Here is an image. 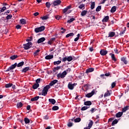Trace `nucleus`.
<instances>
[{"label":"nucleus","mask_w":129,"mask_h":129,"mask_svg":"<svg viewBox=\"0 0 129 129\" xmlns=\"http://www.w3.org/2000/svg\"><path fill=\"white\" fill-rule=\"evenodd\" d=\"M50 88H51V87H50V85H47L46 86H45L43 88V89L42 90V95H43V96H46V95L48 94V91L49 89H50Z\"/></svg>","instance_id":"nucleus-1"},{"label":"nucleus","mask_w":129,"mask_h":129,"mask_svg":"<svg viewBox=\"0 0 129 129\" xmlns=\"http://www.w3.org/2000/svg\"><path fill=\"white\" fill-rule=\"evenodd\" d=\"M66 75H67V72L66 71H63L62 73H59L57 75V79H60V78L63 79L66 77Z\"/></svg>","instance_id":"nucleus-2"},{"label":"nucleus","mask_w":129,"mask_h":129,"mask_svg":"<svg viewBox=\"0 0 129 129\" xmlns=\"http://www.w3.org/2000/svg\"><path fill=\"white\" fill-rule=\"evenodd\" d=\"M46 29L44 26H41L40 27H37L35 28L34 31L35 33H40V32H43Z\"/></svg>","instance_id":"nucleus-3"},{"label":"nucleus","mask_w":129,"mask_h":129,"mask_svg":"<svg viewBox=\"0 0 129 129\" xmlns=\"http://www.w3.org/2000/svg\"><path fill=\"white\" fill-rule=\"evenodd\" d=\"M23 46L24 50H29V49H30L32 46H33V43L32 42H29L26 44H23Z\"/></svg>","instance_id":"nucleus-4"},{"label":"nucleus","mask_w":129,"mask_h":129,"mask_svg":"<svg viewBox=\"0 0 129 129\" xmlns=\"http://www.w3.org/2000/svg\"><path fill=\"white\" fill-rule=\"evenodd\" d=\"M96 90H93L91 93L87 94L85 96L86 97H88V98H90V97H92L94 94H95Z\"/></svg>","instance_id":"nucleus-5"},{"label":"nucleus","mask_w":129,"mask_h":129,"mask_svg":"<svg viewBox=\"0 0 129 129\" xmlns=\"http://www.w3.org/2000/svg\"><path fill=\"white\" fill-rule=\"evenodd\" d=\"M51 4H53L52 7H56V6H58V5H60V4H61V1L56 0L52 2Z\"/></svg>","instance_id":"nucleus-6"},{"label":"nucleus","mask_w":129,"mask_h":129,"mask_svg":"<svg viewBox=\"0 0 129 129\" xmlns=\"http://www.w3.org/2000/svg\"><path fill=\"white\" fill-rule=\"evenodd\" d=\"M108 53V51L107 50H104V49H102L100 51V54L101 56H105Z\"/></svg>","instance_id":"nucleus-7"},{"label":"nucleus","mask_w":129,"mask_h":129,"mask_svg":"<svg viewBox=\"0 0 129 129\" xmlns=\"http://www.w3.org/2000/svg\"><path fill=\"white\" fill-rule=\"evenodd\" d=\"M31 70L30 67H26L21 71L22 73H26V72Z\"/></svg>","instance_id":"nucleus-8"},{"label":"nucleus","mask_w":129,"mask_h":129,"mask_svg":"<svg viewBox=\"0 0 129 129\" xmlns=\"http://www.w3.org/2000/svg\"><path fill=\"white\" fill-rule=\"evenodd\" d=\"M45 40L46 38H45V37H41L37 40V43L38 44H41V43H43Z\"/></svg>","instance_id":"nucleus-9"},{"label":"nucleus","mask_w":129,"mask_h":129,"mask_svg":"<svg viewBox=\"0 0 129 129\" xmlns=\"http://www.w3.org/2000/svg\"><path fill=\"white\" fill-rule=\"evenodd\" d=\"M53 58H54L53 55H48L45 57V59L46 60H50L51 59H53Z\"/></svg>","instance_id":"nucleus-10"},{"label":"nucleus","mask_w":129,"mask_h":129,"mask_svg":"<svg viewBox=\"0 0 129 129\" xmlns=\"http://www.w3.org/2000/svg\"><path fill=\"white\" fill-rule=\"evenodd\" d=\"M58 82V80H54L53 81H52L48 85H49V86H53V85H54V84H56V83H57Z\"/></svg>","instance_id":"nucleus-11"},{"label":"nucleus","mask_w":129,"mask_h":129,"mask_svg":"<svg viewBox=\"0 0 129 129\" xmlns=\"http://www.w3.org/2000/svg\"><path fill=\"white\" fill-rule=\"evenodd\" d=\"M121 61H122V62H123L125 65H126V64H127V60H126V57H122L121 58Z\"/></svg>","instance_id":"nucleus-12"},{"label":"nucleus","mask_w":129,"mask_h":129,"mask_svg":"<svg viewBox=\"0 0 129 129\" xmlns=\"http://www.w3.org/2000/svg\"><path fill=\"white\" fill-rule=\"evenodd\" d=\"M110 56H111V58H112V60L113 61H114L115 62L116 61V58H115V55H114V54H113L112 53H109Z\"/></svg>","instance_id":"nucleus-13"},{"label":"nucleus","mask_w":129,"mask_h":129,"mask_svg":"<svg viewBox=\"0 0 129 129\" xmlns=\"http://www.w3.org/2000/svg\"><path fill=\"white\" fill-rule=\"evenodd\" d=\"M94 71V68H90L86 70V73H90Z\"/></svg>","instance_id":"nucleus-14"},{"label":"nucleus","mask_w":129,"mask_h":129,"mask_svg":"<svg viewBox=\"0 0 129 129\" xmlns=\"http://www.w3.org/2000/svg\"><path fill=\"white\" fill-rule=\"evenodd\" d=\"M108 20H109V16H105L103 20H102V22L103 23H104V22H105L106 23L108 22Z\"/></svg>","instance_id":"nucleus-15"},{"label":"nucleus","mask_w":129,"mask_h":129,"mask_svg":"<svg viewBox=\"0 0 129 129\" xmlns=\"http://www.w3.org/2000/svg\"><path fill=\"white\" fill-rule=\"evenodd\" d=\"M68 87L69 89H70V90H73V89H74V87H73L72 83H69L68 84Z\"/></svg>","instance_id":"nucleus-16"},{"label":"nucleus","mask_w":129,"mask_h":129,"mask_svg":"<svg viewBox=\"0 0 129 129\" xmlns=\"http://www.w3.org/2000/svg\"><path fill=\"white\" fill-rule=\"evenodd\" d=\"M88 13V11H87V10H83L81 13V15L82 16V17H84V16H86V14Z\"/></svg>","instance_id":"nucleus-17"},{"label":"nucleus","mask_w":129,"mask_h":129,"mask_svg":"<svg viewBox=\"0 0 129 129\" xmlns=\"http://www.w3.org/2000/svg\"><path fill=\"white\" fill-rule=\"evenodd\" d=\"M128 109L129 106H126L122 109V112L123 113V112H125V111H126V110H128Z\"/></svg>","instance_id":"nucleus-18"},{"label":"nucleus","mask_w":129,"mask_h":129,"mask_svg":"<svg viewBox=\"0 0 129 129\" xmlns=\"http://www.w3.org/2000/svg\"><path fill=\"white\" fill-rule=\"evenodd\" d=\"M91 9L94 10V8H95V2H91Z\"/></svg>","instance_id":"nucleus-19"},{"label":"nucleus","mask_w":129,"mask_h":129,"mask_svg":"<svg viewBox=\"0 0 129 129\" xmlns=\"http://www.w3.org/2000/svg\"><path fill=\"white\" fill-rule=\"evenodd\" d=\"M115 35V32H110L109 33L108 37H110L111 38H112V37H114Z\"/></svg>","instance_id":"nucleus-20"},{"label":"nucleus","mask_w":129,"mask_h":129,"mask_svg":"<svg viewBox=\"0 0 129 129\" xmlns=\"http://www.w3.org/2000/svg\"><path fill=\"white\" fill-rule=\"evenodd\" d=\"M17 65L18 63L17 62H15V64L11 65V66L9 67V68H10V69H11V70H13V69H15V68L17 67Z\"/></svg>","instance_id":"nucleus-21"},{"label":"nucleus","mask_w":129,"mask_h":129,"mask_svg":"<svg viewBox=\"0 0 129 129\" xmlns=\"http://www.w3.org/2000/svg\"><path fill=\"white\" fill-rule=\"evenodd\" d=\"M92 104V103L90 101H87L86 102H84V105H87V106H90Z\"/></svg>","instance_id":"nucleus-22"},{"label":"nucleus","mask_w":129,"mask_h":129,"mask_svg":"<svg viewBox=\"0 0 129 129\" xmlns=\"http://www.w3.org/2000/svg\"><path fill=\"white\" fill-rule=\"evenodd\" d=\"M9 8H10V6L8 8H7V7H5V6L3 7V8H0V9H1V10H0L1 13L4 12V11H6V10H8V9H9Z\"/></svg>","instance_id":"nucleus-23"},{"label":"nucleus","mask_w":129,"mask_h":129,"mask_svg":"<svg viewBox=\"0 0 129 129\" xmlns=\"http://www.w3.org/2000/svg\"><path fill=\"white\" fill-rule=\"evenodd\" d=\"M39 86H40V85L39 84L35 83L32 86V88L33 89H37V88H38Z\"/></svg>","instance_id":"nucleus-24"},{"label":"nucleus","mask_w":129,"mask_h":129,"mask_svg":"<svg viewBox=\"0 0 129 129\" xmlns=\"http://www.w3.org/2000/svg\"><path fill=\"white\" fill-rule=\"evenodd\" d=\"M116 11V6H113L111 9L110 12L113 13H115Z\"/></svg>","instance_id":"nucleus-25"},{"label":"nucleus","mask_w":129,"mask_h":129,"mask_svg":"<svg viewBox=\"0 0 129 129\" xmlns=\"http://www.w3.org/2000/svg\"><path fill=\"white\" fill-rule=\"evenodd\" d=\"M123 113L122 112H118L116 114V117H121Z\"/></svg>","instance_id":"nucleus-26"},{"label":"nucleus","mask_w":129,"mask_h":129,"mask_svg":"<svg viewBox=\"0 0 129 129\" xmlns=\"http://www.w3.org/2000/svg\"><path fill=\"white\" fill-rule=\"evenodd\" d=\"M40 98V96H36L31 99V101H37Z\"/></svg>","instance_id":"nucleus-27"},{"label":"nucleus","mask_w":129,"mask_h":129,"mask_svg":"<svg viewBox=\"0 0 129 129\" xmlns=\"http://www.w3.org/2000/svg\"><path fill=\"white\" fill-rule=\"evenodd\" d=\"M48 101L50 103L52 104H55V103H56V100H55V99H49Z\"/></svg>","instance_id":"nucleus-28"},{"label":"nucleus","mask_w":129,"mask_h":129,"mask_svg":"<svg viewBox=\"0 0 129 129\" xmlns=\"http://www.w3.org/2000/svg\"><path fill=\"white\" fill-rule=\"evenodd\" d=\"M20 23L22 24V25H26V24H27V21H26V20L24 19H21L20 20Z\"/></svg>","instance_id":"nucleus-29"},{"label":"nucleus","mask_w":129,"mask_h":129,"mask_svg":"<svg viewBox=\"0 0 129 129\" xmlns=\"http://www.w3.org/2000/svg\"><path fill=\"white\" fill-rule=\"evenodd\" d=\"M40 19L43 21L45 20H48V19H49V15H45V16L41 17Z\"/></svg>","instance_id":"nucleus-30"},{"label":"nucleus","mask_w":129,"mask_h":129,"mask_svg":"<svg viewBox=\"0 0 129 129\" xmlns=\"http://www.w3.org/2000/svg\"><path fill=\"white\" fill-rule=\"evenodd\" d=\"M12 85L13 84L10 83L9 84H6L5 86V87H6V88H10V87H12Z\"/></svg>","instance_id":"nucleus-31"},{"label":"nucleus","mask_w":129,"mask_h":129,"mask_svg":"<svg viewBox=\"0 0 129 129\" xmlns=\"http://www.w3.org/2000/svg\"><path fill=\"white\" fill-rule=\"evenodd\" d=\"M125 31H126V27H124V29L122 31H121V32L119 33L120 36H123V34L125 33Z\"/></svg>","instance_id":"nucleus-32"},{"label":"nucleus","mask_w":129,"mask_h":129,"mask_svg":"<svg viewBox=\"0 0 129 129\" xmlns=\"http://www.w3.org/2000/svg\"><path fill=\"white\" fill-rule=\"evenodd\" d=\"M85 5L82 4H81L79 6V9H80V10H84V9H85Z\"/></svg>","instance_id":"nucleus-33"},{"label":"nucleus","mask_w":129,"mask_h":129,"mask_svg":"<svg viewBox=\"0 0 129 129\" xmlns=\"http://www.w3.org/2000/svg\"><path fill=\"white\" fill-rule=\"evenodd\" d=\"M93 125V121L91 120L89 123L88 127L90 129L91 128V127Z\"/></svg>","instance_id":"nucleus-34"},{"label":"nucleus","mask_w":129,"mask_h":129,"mask_svg":"<svg viewBox=\"0 0 129 129\" xmlns=\"http://www.w3.org/2000/svg\"><path fill=\"white\" fill-rule=\"evenodd\" d=\"M24 63L25 62L24 61H21L17 64V67H22V66H24Z\"/></svg>","instance_id":"nucleus-35"},{"label":"nucleus","mask_w":129,"mask_h":129,"mask_svg":"<svg viewBox=\"0 0 129 129\" xmlns=\"http://www.w3.org/2000/svg\"><path fill=\"white\" fill-rule=\"evenodd\" d=\"M73 36H74V33H70L69 34H68L66 36V38H69V37H73Z\"/></svg>","instance_id":"nucleus-36"},{"label":"nucleus","mask_w":129,"mask_h":129,"mask_svg":"<svg viewBox=\"0 0 129 129\" xmlns=\"http://www.w3.org/2000/svg\"><path fill=\"white\" fill-rule=\"evenodd\" d=\"M59 64H61V60H57L56 61H54L53 65H55V66L57 65H59Z\"/></svg>","instance_id":"nucleus-37"},{"label":"nucleus","mask_w":129,"mask_h":129,"mask_svg":"<svg viewBox=\"0 0 129 129\" xmlns=\"http://www.w3.org/2000/svg\"><path fill=\"white\" fill-rule=\"evenodd\" d=\"M61 69V67H55V68H53V71L54 72H56V71H58V70Z\"/></svg>","instance_id":"nucleus-38"},{"label":"nucleus","mask_w":129,"mask_h":129,"mask_svg":"<svg viewBox=\"0 0 129 129\" xmlns=\"http://www.w3.org/2000/svg\"><path fill=\"white\" fill-rule=\"evenodd\" d=\"M40 49H37V50H36L33 53L34 56L35 57H36V56H38V53H39V52H40Z\"/></svg>","instance_id":"nucleus-39"},{"label":"nucleus","mask_w":129,"mask_h":129,"mask_svg":"<svg viewBox=\"0 0 129 129\" xmlns=\"http://www.w3.org/2000/svg\"><path fill=\"white\" fill-rule=\"evenodd\" d=\"M24 121L25 123L27 124V123H30V119H28V117H26L24 118Z\"/></svg>","instance_id":"nucleus-40"},{"label":"nucleus","mask_w":129,"mask_h":129,"mask_svg":"<svg viewBox=\"0 0 129 129\" xmlns=\"http://www.w3.org/2000/svg\"><path fill=\"white\" fill-rule=\"evenodd\" d=\"M117 122H118V120H117V119H115V120H114L112 123H111V125L113 126L114 125V124H116V123H117Z\"/></svg>","instance_id":"nucleus-41"},{"label":"nucleus","mask_w":129,"mask_h":129,"mask_svg":"<svg viewBox=\"0 0 129 129\" xmlns=\"http://www.w3.org/2000/svg\"><path fill=\"white\" fill-rule=\"evenodd\" d=\"M75 122H80L81 121V118L80 117H78L74 120Z\"/></svg>","instance_id":"nucleus-42"},{"label":"nucleus","mask_w":129,"mask_h":129,"mask_svg":"<svg viewBox=\"0 0 129 129\" xmlns=\"http://www.w3.org/2000/svg\"><path fill=\"white\" fill-rule=\"evenodd\" d=\"M17 58H18V55H12L10 57V59H11V60H15V59H17Z\"/></svg>","instance_id":"nucleus-43"},{"label":"nucleus","mask_w":129,"mask_h":129,"mask_svg":"<svg viewBox=\"0 0 129 129\" xmlns=\"http://www.w3.org/2000/svg\"><path fill=\"white\" fill-rule=\"evenodd\" d=\"M74 21H75V18H71L70 20H68L67 21V23H69V24H70L71 23H72V22H74Z\"/></svg>","instance_id":"nucleus-44"},{"label":"nucleus","mask_w":129,"mask_h":129,"mask_svg":"<svg viewBox=\"0 0 129 129\" xmlns=\"http://www.w3.org/2000/svg\"><path fill=\"white\" fill-rule=\"evenodd\" d=\"M110 93H109V91H107L106 93L104 94V97H107V96H110Z\"/></svg>","instance_id":"nucleus-45"},{"label":"nucleus","mask_w":129,"mask_h":129,"mask_svg":"<svg viewBox=\"0 0 129 129\" xmlns=\"http://www.w3.org/2000/svg\"><path fill=\"white\" fill-rule=\"evenodd\" d=\"M96 110H97V109L95 108H92L90 111L91 112V113H93L94 112L96 111Z\"/></svg>","instance_id":"nucleus-46"},{"label":"nucleus","mask_w":129,"mask_h":129,"mask_svg":"<svg viewBox=\"0 0 129 129\" xmlns=\"http://www.w3.org/2000/svg\"><path fill=\"white\" fill-rule=\"evenodd\" d=\"M101 11V6H99L96 9V12H100Z\"/></svg>","instance_id":"nucleus-47"},{"label":"nucleus","mask_w":129,"mask_h":129,"mask_svg":"<svg viewBox=\"0 0 129 129\" xmlns=\"http://www.w3.org/2000/svg\"><path fill=\"white\" fill-rule=\"evenodd\" d=\"M52 109V110H58V109H59V107L58 106H53Z\"/></svg>","instance_id":"nucleus-48"},{"label":"nucleus","mask_w":129,"mask_h":129,"mask_svg":"<svg viewBox=\"0 0 129 129\" xmlns=\"http://www.w3.org/2000/svg\"><path fill=\"white\" fill-rule=\"evenodd\" d=\"M90 107L88 106H84L83 107H82V108L81 109V110L82 111H84V110H86V109H88V108H89Z\"/></svg>","instance_id":"nucleus-49"},{"label":"nucleus","mask_w":129,"mask_h":129,"mask_svg":"<svg viewBox=\"0 0 129 129\" xmlns=\"http://www.w3.org/2000/svg\"><path fill=\"white\" fill-rule=\"evenodd\" d=\"M46 7V8H47V9H49L50 8V7L51 6V4L49 2H46L45 4Z\"/></svg>","instance_id":"nucleus-50"},{"label":"nucleus","mask_w":129,"mask_h":129,"mask_svg":"<svg viewBox=\"0 0 129 129\" xmlns=\"http://www.w3.org/2000/svg\"><path fill=\"white\" fill-rule=\"evenodd\" d=\"M23 106V103L20 102L17 104V107H19V108H21Z\"/></svg>","instance_id":"nucleus-51"},{"label":"nucleus","mask_w":129,"mask_h":129,"mask_svg":"<svg viewBox=\"0 0 129 129\" xmlns=\"http://www.w3.org/2000/svg\"><path fill=\"white\" fill-rule=\"evenodd\" d=\"M115 85H116V82H114L112 83L111 88H114V87H115Z\"/></svg>","instance_id":"nucleus-52"},{"label":"nucleus","mask_w":129,"mask_h":129,"mask_svg":"<svg viewBox=\"0 0 129 129\" xmlns=\"http://www.w3.org/2000/svg\"><path fill=\"white\" fill-rule=\"evenodd\" d=\"M12 17H13V15H9L6 17V19H7V20H10V19H12Z\"/></svg>","instance_id":"nucleus-53"},{"label":"nucleus","mask_w":129,"mask_h":129,"mask_svg":"<svg viewBox=\"0 0 129 129\" xmlns=\"http://www.w3.org/2000/svg\"><path fill=\"white\" fill-rule=\"evenodd\" d=\"M67 58H68V62H71V61H72V56H68Z\"/></svg>","instance_id":"nucleus-54"},{"label":"nucleus","mask_w":129,"mask_h":129,"mask_svg":"<svg viewBox=\"0 0 129 129\" xmlns=\"http://www.w3.org/2000/svg\"><path fill=\"white\" fill-rule=\"evenodd\" d=\"M32 40H33V37L30 36V39H26V42H31V41H32Z\"/></svg>","instance_id":"nucleus-55"},{"label":"nucleus","mask_w":129,"mask_h":129,"mask_svg":"<svg viewBox=\"0 0 129 129\" xmlns=\"http://www.w3.org/2000/svg\"><path fill=\"white\" fill-rule=\"evenodd\" d=\"M62 18L61 16H59L58 15L55 16V18L56 19V20H58V21H59V20H60V19H61Z\"/></svg>","instance_id":"nucleus-56"},{"label":"nucleus","mask_w":129,"mask_h":129,"mask_svg":"<svg viewBox=\"0 0 129 129\" xmlns=\"http://www.w3.org/2000/svg\"><path fill=\"white\" fill-rule=\"evenodd\" d=\"M41 82V79H37L36 80V84H39V83H40Z\"/></svg>","instance_id":"nucleus-57"},{"label":"nucleus","mask_w":129,"mask_h":129,"mask_svg":"<svg viewBox=\"0 0 129 129\" xmlns=\"http://www.w3.org/2000/svg\"><path fill=\"white\" fill-rule=\"evenodd\" d=\"M16 29H17V30L21 29H22V26H21L20 25H17L16 26Z\"/></svg>","instance_id":"nucleus-58"},{"label":"nucleus","mask_w":129,"mask_h":129,"mask_svg":"<svg viewBox=\"0 0 129 129\" xmlns=\"http://www.w3.org/2000/svg\"><path fill=\"white\" fill-rule=\"evenodd\" d=\"M73 125V123L70 122L68 123V126H69V127H71V126H72Z\"/></svg>","instance_id":"nucleus-59"},{"label":"nucleus","mask_w":129,"mask_h":129,"mask_svg":"<svg viewBox=\"0 0 129 129\" xmlns=\"http://www.w3.org/2000/svg\"><path fill=\"white\" fill-rule=\"evenodd\" d=\"M66 61H68V57H64L62 58V62H66Z\"/></svg>","instance_id":"nucleus-60"},{"label":"nucleus","mask_w":129,"mask_h":129,"mask_svg":"<svg viewBox=\"0 0 129 129\" xmlns=\"http://www.w3.org/2000/svg\"><path fill=\"white\" fill-rule=\"evenodd\" d=\"M5 19L4 17H2L1 19H0V23H3V22H5Z\"/></svg>","instance_id":"nucleus-61"},{"label":"nucleus","mask_w":129,"mask_h":129,"mask_svg":"<svg viewBox=\"0 0 129 129\" xmlns=\"http://www.w3.org/2000/svg\"><path fill=\"white\" fill-rule=\"evenodd\" d=\"M43 119H46V120L49 119V115H46L44 116L43 117Z\"/></svg>","instance_id":"nucleus-62"},{"label":"nucleus","mask_w":129,"mask_h":129,"mask_svg":"<svg viewBox=\"0 0 129 129\" xmlns=\"http://www.w3.org/2000/svg\"><path fill=\"white\" fill-rule=\"evenodd\" d=\"M114 51L116 54H119V51H118V49H114Z\"/></svg>","instance_id":"nucleus-63"},{"label":"nucleus","mask_w":129,"mask_h":129,"mask_svg":"<svg viewBox=\"0 0 129 129\" xmlns=\"http://www.w3.org/2000/svg\"><path fill=\"white\" fill-rule=\"evenodd\" d=\"M67 11H68V9H67L66 8H64L62 12L63 13V14H65V13H66L67 12Z\"/></svg>","instance_id":"nucleus-64"}]
</instances>
